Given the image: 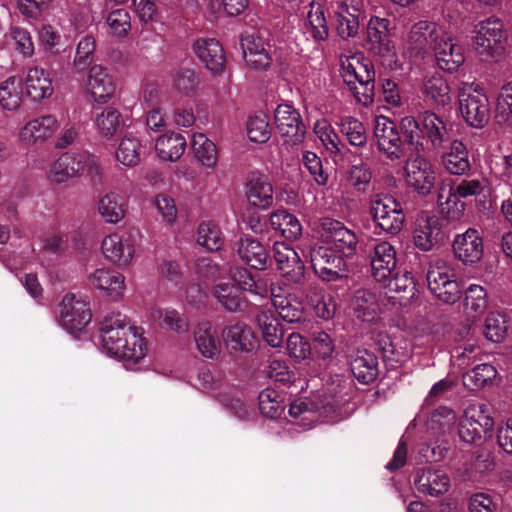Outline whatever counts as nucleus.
Listing matches in <instances>:
<instances>
[{"instance_id": "1", "label": "nucleus", "mask_w": 512, "mask_h": 512, "mask_svg": "<svg viewBox=\"0 0 512 512\" xmlns=\"http://www.w3.org/2000/svg\"><path fill=\"white\" fill-rule=\"evenodd\" d=\"M99 333L103 352L122 361L127 369H132L147 354L142 328L132 325L121 312L105 315L100 322Z\"/></svg>"}, {"instance_id": "2", "label": "nucleus", "mask_w": 512, "mask_h": 512, "mask_svg": "<svg viewBox=\"0 0 512 512\" xmlns=\"http://www.w3.org/2000/svg\"><path fill=\"white\" fill-rule=\"evenodd\" d=\"M401 127L411 145L416 149L439 150L447 141L448 132L444 121L435 113L426 111L416 120L407 116Z\"/></svg>"}, {"instance_id": "3", "label": "nucleus", "mask_w": 512, "mask_h": 512, "mask_svg": "<svg viewBox=\"0 0 512 512\" xmlns=\"http://www.w3.org/2000/svg\"><path fill=\"white\" fill-rule=\"evenodd\" d=\"M341 77L355 100L369 106L374 100L375 70L369 59L361 55L341 58Z\"/></svg>"}, {"instance_id": "4", "label": "nucleus", "mask_w": 512, "mask_h": 512, "mask_svg": "<svg viewBox=\"0 0 512 512\" xmlns=\"http://www.w3.org/2000/svg\"><path fill=\"white\" fill-rule=\"evenodd\" d=\"M101 166L96 156L88 151L65 152L51 164L48 178L56 184L67 183L86 174L91 178L99 177Z\"/></svg>"}, {"instance_id": "5", "label": "nucleus", "mask_w": 512, "mask_h": 512, "mask_svg": "<svg viewBox=\"0 0 512 512\" xmlns=\"http://www.w3.org/2000/svg\"><path fill=\"white\" fill-rule=\"evenodd\" d=\"M459 112L472 128L482 129L490 119V102L484 88L476 82H460L458 85Z\"/></svg>"}, {"instance_id": "6", "label": "nucleus", "mask_w": 512, "mask_h": 512, "mask_svg": "<svg viewBox=\"0 0 512 512\" xmlns=\"http://www.w3.org/2000/svg\"><path fill=\"white\" fill-rule=\"evenodd\" d=\"M473 51L484 59H494L502 55L507 34L502 20L489 17L477 22L473 27Z\"/></svg>"}, {"instance_id": "7", "label": "nucleus", "mask_w": 512, "mask_h": 512, "mask_svg": "<svg viewBox=\"0 0 512 512\" xmlns=\"http://www.w3.org/2000/svg\"><path fill=\"white\" fill-rule=\"evenodd\" d=\"M429 290L443 303L454 304L462 296L453 266L444 259L430 263L427 271Z\"/></svg>"}, {"instance_id": "8", "label": "nucleus", "mask_w": 512, "mask_h": 512, "mask_svg": "<svg viewBox=\"0 0 512 512\" xmlns=\"http://www.w3.org/2000/svg\"><path fill=\"white\" fill-rule=\"evenodd\" d=\"M494 420L487 413L486 406L470 404L458 422L459 438L465 443H474L484 435L491 436Z\"/></svg>"}, {"instance_id": "9", "label": "nucleus", "mask_w": 512, "mask_h": 512, "mask_svg": "<svg viewBox=\"0 0 512 512\" xmlns=\"http://www.w3.org/2000/svg\"><path fill=\"white\" fill-rule=\"evenodd\" d=\"M89 301L73 293L66 294L59 305L58 322L67 332L82 331L91 321Z\"/></svg>"}, {"instance_id": "10", "label": "nucleus", "mask_w": 512, "mask_h": 512, "mask_svg": "<svg viewBox=\"0 0 512 512\" xmlns=\"http://www.w3.org/2000/svg\"><path fill=\"white\" fill-rule=\"evenodd\" d=\"M321 238L324 244L329 245L344 258L352 257L357 252V235L340 221L324 218L321 221Z\"/></svg>"}, {"instance_id": "11", "label": "nucleus", "mask_w": 512, "mask_h": 512, "mask_svg": "<svg viewBox=\"0 0 512 512\" xmlns=\"http://www.w3.org/2000/svg\"><path fill=\"white\" fill-rule=\"evenodd\" d=\"M370 214L377 226L387 233L396 234L403 227L402 206L391 196L377 195L371 201Z\"/></svg>"}, {"instance_id": "12", "label": "nucleus", "mask_w": 512, "mask_h": 512, "mask_svg": "<svg viewBox=\"0 0 512 512\" xmlns=\"http://www.w3.org/2000/svg\"><path fill=\"white\" fill-rule=\"evenodd\" d=\"M310 261L315 273L324 281H335L347 272L344 257L326 244L310 251Z\"/></svg>"}, {"instance_id": "13", "label": "nucleus", "mask_w": 512, "mask_h": 512, "mask_svg": "<svg viewBox=\"0 0 512 512\" xmlns=\"http://www.w3.org/2000/svg\"><path fill=\"white\" fill-rule=\"evenodd\" d=\"M102 252L113 264L129 266L136 253L135 237L128 232H113L105 236L101 242Z\"/></svg>"}, {"instance_id": "14", "label": "nucleus", "mask_w": 512, "mask_h": 512, "mask_svg": "<svg viewBox=\"0 0 512 512\" xmlns=\"http://www.w3.org/2000/svg\"><path fill=\"white\" fill-rule=\"evenodd\" d=\"M337 35L347 40L359 33V4L356 0H328Z\"/></svg>"}, {"instance_id": "15", "label": "nucleus", "mask_w": 512, "mask_h": 512, "mask_svg": "<svg viewBox=\"0 0 512 512\" xmlns=\"http://www.w3.org/2000/svg\"><path fill=\"white\" fill-rule=\"evenodd\" d=\"M374 136L380 152L391 160H399L405 156L404 142L393 121L380 115L375 119Z\"/></svg>"}, {"instance_id": "16", "label": "nucleus", "mask_w": 512, "mask_h": 512, "mask_svg": "<svg viewBox=\"0 0 512 512\" xmlns=\"http://www.w3.org/2000/svg\"><path fill=\"white\" fill-rule=\"evenodd\" d=\"M59 128V122L53 115H42L26 122L18 131L20 144L32 147L50 140Z\"/></svg>"}, {"instance_id": "17", "label": "nucleus", "mask_w": 512, "mask_h": 512, "mask_svg": "<svg viewBox=\"0 0 512 512\" xmlns=\"http://www.w3.org/2000/svg\"><path fill=\"white\" fill-rule=\"evenodd\" d=\"M278 133L291 145L300 143L305 135V125L300 113L290 104H280L274 111Z\"/></svg>"}, {"instance_id": "18", "label": "nucleus", "mask_w": 512, "mask_h": 512, "mask_svg": "<svg viewBox=\"0 0 512 512\" xmlns=\"http://www.w3.org/2000/svg\"><path fill=\"white\" fill-rule=\"evenodd\" d=\"M436 174L432 163L422 156L409 160L405 166V182L418 194L428 195L435 185Z\"/></svg>"}, {"instance_id": "19", "label": "nucleus", "mask_w": 512, "mask_h": 512, "mask_svg": "<svg viewBox=\"0 0 512 512\" xmlns=\"http://www.w3.org/2000/svg\"><path fill=\"white\" fill-rule=\"evenodd\" d=\"M446 33L447 29L442 25L425 20L419 21L410 29L407 38L408 48L417 53L434 50Z\"/></svg>"}, {"instance_id": "20", "label": "nucleus", "mask_w": 512, "mask_h": 512, "mask_svg": "<svg viewBox=\"0 0 512 512\" xmlns=\"http://www.w3.org/2000/svg\"><path fill=\"white\" fill-rule=\"evenodd\" d=\"M272 305L279 316L288 323L300 322L304 317V306L298 295L288 286L271 288Z\"/></svg>"}, {"instance_id": "21", "label": "nucleus", "mask_w": 512, "mask_h": 512, "mask_svg": "<svg viewBox=\"0 0 512 512\" xmlns=\"http://www.w3.org/2000/svg\"><path fill=\"white\" fill-rule=\"evenodd\" d=\"M222 337L227 350L232 353H251L258 343L253 329L242 321L227 325Z\"/></svg>"}, {"instance_id": "22", "label": "nucleus", "mask_w": 512, "mask_h": 512, "mask_svg": "<svg viewBox=\"0 0 512 512\" xmlns=\"http://www.w3.org/2000/svg\"><path fill=\"white\" fill-rule=\"evenodd\" d=\"M441 240V225L435 215L421 213L415 220L413 228L414 245L421 251H430Z\"/></svg>"}, {"instance_id": "23", "label": "nucleus", "mask_w": 512, "mask_h": 512, "mask_svg": "<svg viewBox=\"0 0 512 512\" xmlns=\"http://www.w3.org/2000/svg\"><path fill=\"white\" fill-rule=\"evenodd\" d=\"M86 91L94 102L107 103L115 92L113 76L105 67L98 64L93 65L88 72Z\"/></svg>"}, {"instance_id": "24", "label": "nucleus", "mask_w": 512, "mask_h": 512, "mask_svg": "<svg viewBox=\"0 0 512 512\" xmlns=\"http://www.w3.org/2000/svg\"><path fill=\"white\" fill-rule=\"evenodd\" d=\"M371 258V275L377 282H386L396 269V250L387 241L374 245Z\"/></svg>"}, {"instance_id": "25", "label": "nucleus", "mask_w": 512, "mask_h": 512, "mask_svg": "<svg viewBox=\"0 0 512 512\" xmlns=\"http://www.w3.org/2000/svg\"><path fill=\"white\" fill-rule=\"evenodd\" d=\"M274 259L277 268L294 283H300L304 276V264L298 253L283 242L273 246Z\"/></svg>"}, {"instance_id": "26", "label": "nucleus", "mask_w": 512, "mask_h": 512, "mask_svg": "<svg viewBox=\"0 0 512 512\" xmlns=\"http://www.w3.org/2000/svg\"><path fill=\"white\" fill-rule=\"evenodd\" d=\"M453 251L457 259L465 264L478 262L483 255V241L480 233L473 228L456 235Z\"/></svg>"}, {"instance_id": "27", "label": "nucleus", "mask_w": 512, "mask_h": 512, "mask_svg": "<svg viewBox=\"0 0 512 512\" xmlns=\"http://www.w3.org/2000/svg\"><path fill=\"white\" fill-rule=\"evenodd\" d=\"M433 51L438 67L449 73L456 72L465 61L463 47L454 41L448 31Z\"/></svg>"}, {"instance_id": "28", "label": "nucleus", "mask_w": 512, "mask_h": 512, "mask_svg": "<svg viewBox=\"0 0 512 512\" xmlns=\"http://www.w3.org/2000/svg\"><path fill=\"white\" fill-rule=\"evenodd\" d=\"M414 485L418 492L438 497L448 491L450 478L442 470L423 468L416 471Z\"/></svg>"}, {"instance_id": "29", "label": "nucleus", "mask_w": 512, "mask_h": 512, "mask_svg": "<svg viewBox=\"0 0 512 512\" xmlns=\"http://www.w3.org/2000/svg\"><path fill=\"white\" fill-rule=\"evenodd\" d=\"M273 186L269 178L261 173H253L246 182V198L257 208L266 210L273 205Z\"/></svg>"}, {"instance_id": "30", "label": "nucleus", "mask_w": 512, "mask_h": 512, "mask_svg": "<svg viewBox=\"0 0 512 512\" xmlns=\"http://www.w3.org/2000/svg\"><path fill=\"white\" fill-rule=\"evenodd\" d=\"M24 83L27 96L34 102L47 99L54 92L50 73L38 66L27 70Z\"/></svg>"}, {"instance_id": "31", "label": "nucleus", "mask_w": 512, "mask_h": 512, "mask_svg": "<svg viewBox=\"0 0 512 512\" xmlns=\"http://www.w3.org/2000/svg\"><path fill=\"white\" fill-rule=\"evenodd\" d=\"M88 283L91 287L115 298L121 297L125 291L124 275L109 268H98L93 271L88 276Z\"/></svg>"}, {"instance_id": "32", "label": "nucleus", "mask_w": 512, "mask_h": 512, "mask_svg": "<svg viewBox=\"0 0 512 512\" xmlns=\"http://www.w3.org/2000/svg\"><path fill=\"white\" fill-rule=\"evenodd\" d=\"M193 338L198 352L207 359H217L221 354V342L217 331L208 321L200 322L194 329Z\"/></svg>"}, {"instance_id": "33", "label": "nucleus", "mask_w": 512, "mask_h": 512, "mask_svg": "<svg viewBox=\"0 0 512 512\" xmlns=\"http://www.w3.org/2000/svg\"><path fill=\"white\" fill-rule=\"evenodd\" d=\"M238 257L253 269L262 270L266 267L268 252L257 239L242 236L236 244Z\"/></svg>"}, {"instance_id": "34", "label": "nucleus", "mask_w": 512, "mask_h": 512, "mask_svg": "<svg viewBox=\"0 0 512 512\" xmlns=\"http://www.w3.org/2000/svg\"><path fill=\"white\" fill-rule=\"evenodd\" d=\"M442 165L451 175H467L471 170L469 152L465 144L460 140H453L449 150L442 155Z\"/></svg>"}, {"instance_id": "35", "label": "nucleus", "mask_w": 512, "mask_h": 512, "mask_svg": "<svg viewBox=\"0 0 512 512\" xmlns=\"http://www.w3.org/2000/svg\"><path fill=\"white\" fill-rule=\"evenodd\" d=\"M197 57L213 73L222 71L225 63L223 48L216 39H198L193 45Z\"/></svg>"}, {"instance_id": "36", "label": "nucleus", "mask_w": 512, "mask_h": 512, "mask_svg": "<svg viewBox=\"0 0 512 512\" xmlns=\"http://www.w3.org/2000/svg\"><path fill=\"white\" fill-rule=\"evenodd\" d=\"M151 318L164 330L172 331L182 335L190 329L189 318L186 314L172 307H153L150 312Z\"/></svg>"}, {"instance_id": "37", "label": "nucleus", "mask_w": 512, "mask_h": 512, "mask_svg": "<svg viewBox=\"0 0 512 512\" xmlns=\"http://www.w3.org/2000/svg\"><path fill=\"white\" fill-rule=\"evenodd\" d=\"M127 203L124 198L110 191L101 195L97 201L98 215L109 224H118L126 216Z\"/></svg>"}, {"instance_id": "38", "label": "nucleus", "mask_w": 512, "mask_h": 512, "mask_svg": "<svg viewBox=\"0 0 512 512\" xmlns=\"http://www.w3.org/2000/svg\"><path fill=\"white\" fill-rule=\"evenodd\" d=\"M450 86L439 73L426 76L421 92L426 102L431 105L445 106L451 102Z\"/></svg>"}, {"instance_id": "39", "label": "nucleus", "mask_w": 512, "mask_h": 512, "mask_svg": "<svg viewBox=\"0 0 512 512\" xmlns=\"http://www.w3.org/2000/svg\"><path fill=\"white\" fill-rule=\"evenodd\" d=\"M186 147V138L175 132L164 133L155 141L156 155L162 161L176 162L184 154Z\"/></svg>"}, {"instance_id": "40", "label": "nucleus", "mask_w": 512, "mask_h": 512, "mask_svg": "<svg viewBox=\"0 0 512 512\" xmlns=\"http://www.w3.org/2000/svg\"><path fill=\"white\" fill-rule=\"evenodd\" d=\"M440 214L449 221L460 220L465 211V203L452 191L450 183H442L437 196Z\"/></svg>"}, {"instance_id": "41", "label": "nucleus", "mask_w": 512, "mask_h": 512, "mask_svg": "<svg viewBox=\"0 0 512 512\" xmlns=\"http://www.w3.org/2000/svg\"><path fill=\"white\" fill-rule=\"evenodd\" d=\"M304 34L310 37L315 43L324 42L328 39L329 28L320 4L312 2L303 25Z\"/></svg>"}, {"instance_id": "42", "label": "nucleus", "mask_w": 512, "mask_h": 512, "mask_svg": "<svg viewBox=\"0 0 512 512\" xmlns=\"http://www.w3.org/2000/svg\"><path fill=\"white\" fill-rule=\"evenodd\" d=\"M213 294L221 307L228 312H241L246 306L243 290L233 284L219 283L214 287Z\"/></svg>"}, {"instance_id": "43", "label": "nucleus", "mask_w": 512, "mask_h": 512, "mask_svg": "<svg viewBox=\"0 0 512 512\" xmlns=\"http://www.w3.org/2000/svg\"><path fill=\"white\" fill-rule=\"evenodd\" d=\"M93 124L101 138L111 139L124 125V120L118 109L107 106L95 114Z\"/></svg>"}, {"instance_id": "44", "label": "nucleus", "mask_w": 512, "mask_h": 512, "mask_svg": "<svg viewBox=\"0 0 512 512\" xmlns=\"http://www.w3.org/2000/svg\"><path fill=\"white\" fill-rule=\"evenodd\" d=\"M23 80L10 76L0 83V107L6 111H17L23 102Z\"/></svg>"}, {"instance_id": "45", "label": "nucleus", "mask_w": 512, "mask_h": 512, "mask_svg": "<svg viewBox=\"0 0 512 512\" xmlns=\"http://www.w3.org/2000/svg\"><path fill=\"white\" fill-rule=\"evenodd\" d=\"M256 322L264 341L269 346L278 348L282 345L284 331L271 311H260L256 316Z\"/></svg>"}, {"instance_id": "46", "label": "nucleus", "mask_w": 512, "mask_h": 512, "mask_svg": "<svg viewBox=\"0 0 512 512\" xmlns=\"http://www.w3.org/2000/svg\"><path fill=\"white\" fill-rule=\"evenodd\" d=\"M351 372L361 383L368 384L378 375V361L374 354L358 351L350 363Z\"/></svg>"}, {"instance_id": "47", "label": "nucleus", "mask_w": 512, "mask_h": 512, "mask_svg": "<svg viewBox=\"0 0 512 512\" xmlns=\"http://www.w3.org/2000/svg\"><path fill=\"white\" fill-rule=\"evenodd\" d=\"M191 148L197 162L206 169L213 170L217 165L218 151L213 141L203 133H195Z\"/></svg>"}, {"instance_id": "48", "label": "nucleus", "mask_w": 512, "mask_h": 512, "mask_svg": "<svg viewBox=\"0 0 512 512\" xmlns=\"http://www.w3.org/2000/svg\"><path fill=\"white\" fill-rule=\"evenodd\" d=\"M352 306L357 318L362 321L370 323L378 319L380 309L374 293L365 289L356 291Z\"/></svg>"}, {"instance_id": "49", "label": "nucleus", "mask_w": 512, "mask_h": 512, "mask_svg": "<svg viewBox=\"0 0 512 512\" xmlns=\"http://www.w3.org/2000/svg\"><path fill=\"white\" fill-rule=\"evenodd\" d=\"M143 146L141 141L132 133H126L119 141L116 149V159L126 167H135L141 161Z\"/></svg>"}, {"instance_id": "50", "label": "nucleus", "mask_w": 512, "mask_h": 512, "mask_svg": "<svg viewBox=\"0 0 512 512\" xmlns=\"http://www.w3.org/2000/svg\"><path fill=\"white\" fill-rule=\"evenodd\" d=\"M270 224L288 240H297L302 234V225L298 218L285 209L271 213Z\"/></svg>"}, {"instance_id": "51", "label": "nucleus", "mask_w": 512, "mask_h": 512, "mask_svg": "<svg viewBox=\"0 0 512 512\" xmlns=\"http://www.w3.org/2000/svg\"><path fill=\"white\" fill-rule=\"evenodd\" d=\"M307 300L319 318L328 320L334 316L336 304L332 296L325 293L322 289H311L307 295Z\"/></svg>"}, {"instance_id": "52", "label": "nucleus", "mask_w": 512, "mask_h": 512, "mask_svg": "<svg viewBox=\"0 0 512 512\" xmlns=\"http://www.w3.org/2000/svg\"><path fill=\"white\" fill-rule=\"evenodd\" d=\"M338 125L341 133L347 138L351 145L362 147L366 144V129L358 119L352 116H342L339 119Z\"/></svg>"}, {"instance_id": "53", "label": "nucleus", "mask_w": 512, "mask_h": 512, "mask_svg": "<svg viewBox=\"0 0 512 512\" xmlns=\"http://www.w3.org/2000/svg\"><path fill=\"white\" fill-rule=\"evenodd\" d=\"M495 118L500 125L512 128V80L500 89Z\"/></svg>"}, {"instance_id": "54", "label": "nucleus", "mask_w": 512, "mask_h": 512, "mask_svg": "<svg viewBox=\"0 0 512 512\" xmlns=\"http://www.w3.org/2000/svg\"><path fill=\"white\" fill-rule=\"evenodd\" d=\"M95 39L91 35L83 36L76 46L73 60V69L76 73H83L92 63L95 52Z\"/></svg>"}, {"instance_id": "55", "label": "nucleus", "mask_w": 512, "mask_h": 512, "mask_svg": "<svg viewBox=\"0 0 512 512\" xmlns=\"http://www.w3.org/2000/svg\"><path fill=\"white\" fill-rule=\"evenodd\" d=\"M109 35L115 38H126L131 30V16L124 8L111 11L106 17Z\"/></svg>"}, {"instance_id": "56", "label": "nucleus", "mask_w": 512, "mask_h": 512, "mask_svg": "<svg viewBox=\"0 0 512 512\" xmlns=\"http://www.w3.org/2000/svg\"><path fill=\"white\" fill-rule=\"evenodd\" d=\"M507 331V315L500 312H490L485 320V337L491 342L499 343L505 339Z\"/></svg>"}, {"instance_id": "57", "label": "nucleus", "mask_w": 512, "mask_h": 512, "mask_svg": "<svg viewBox=\"0 0 512 512\" xmlns=\"http://www.w3.org/2000/svg\"><path fill=\"white\" fill-rule=\"evenodd\" d=\"M497 375V370L490 364H480L462 377L463 384L468 389L474 390L484 387Z\"/></svg>"}, {"instance_id": "58", "label": "nucleus", "mask_w": 512, "mask_h": 512, "mask_svg": "<svg viewBox=\"0 0 512 512\" xmlns=\"http://www.w3.org/2000/svg\"><path fill=\"white\" fill-rule=\"evenodd\" d=\"M197 243L210 251L219 250L223 245L219 227L211 221L202 222L197 231Z\"/></svg>"}, {"instance_id": "59", "label": "nucleus", "mask_w": 512, "mask_h": 512, "mask_svg": "<svg viewBox=\"0 0 512 512\" xmlns=\"http://www.w3.org/2000/svg\"><path fill=\"white\" fill-rule=\"evenodd\" d=\"M390 21L386 18L372 16L367 24V37L374 49L391 43L389 39Z\"/></svg>"}, {"instance_id": "60", "label": "nucleus", "mask_w": 512, "mask_h": 512, "mask_svg": "<svg viewBox=\"0 0 512 512\" xmlns=\"http://www.w3.org/2000/svg\"><path fill=\"white\" fill-rule=\"evenodd\" d=\"M247 136L255 143H265L271 137L269 118L266 114L260 113L251 116L246 125Z\"/></svg>"}, {"instance_id": "61", "label": "nucleus", "mask_w": 512, "mask_h": 512, "mask_svg": "<svg viewBox=\"0 0 512 512\" xmlns=\"http://www.w3.org/2000/svg\"><path fill=\"white\" fill-rule=\"evenodd\" d=\"M314 132L322 142L326 150L331 153H339L340 139L331 124L324 118L319 119L314 124Z\"/></svg>"}, {"instance_id": "62", "label": "nucleus", "mask_w": 512, "mask_h": 512, "mask_svg": "<svg viewBox=\"0 0 512 512\" xmlns=\"http://www.w3.org/2000/svg\"><path fill=\"white\" fill-rule=\"evenodd\" d=\"M259 409L268 418H275L283 411L278 393L273 389H264L259 393Z\"/></svg>"}, {"instance_id": "63", "label": "nucleus", "mask_w": 512, "mask_h": 512, "mask_svg": "<svg viewBox=\"0 0 512 512\" xmlns=\"http://www.w3.org/2000/svg\"><path fill=\"white\" fill-rule=\"evenodd\" d=\"M199 82V78L193 70L185 69L175 75L173 87L181 95L191 96L196 92Z\"/></svg>"}, {"instance_id": "64", "label": "nucleus", "mask_w": 512, "mask_h": 512, "mask_svg": "<svg viewBox=\"0 0 512 512\" xmlns=\"http://www.w3.org/2000/svg\"><path fill=\"white\" fill-rule=\"evenodd\" d=\"M465 306L475 313H482L487 307V293L482 286L472 284L465 292Z\"/></svg>"}]
</instances>
